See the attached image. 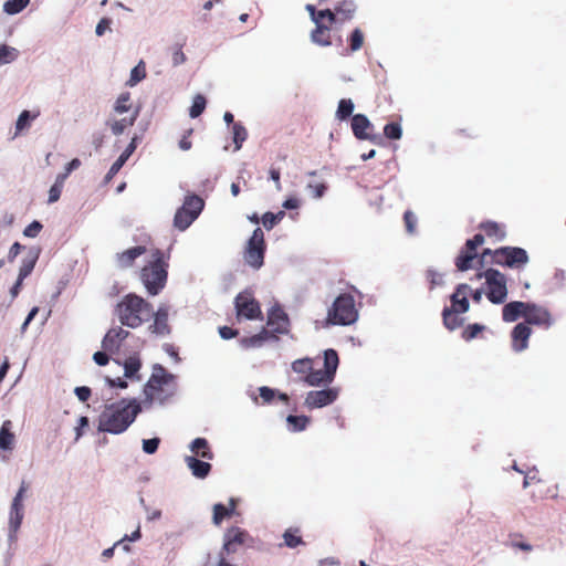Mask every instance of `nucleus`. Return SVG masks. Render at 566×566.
<instances>
[{
  "instance_id": "nucleus-59",
  "label": "nucleus",
  "mask_w": 566,
  "mask_h": 566,
  "mask_svg": "<svg viewBox=\"0 0 566 566\" xmlns=\"http://www.w3.org/2000/svg\"><path fill=\"white\" fill-rule=\"evenodd\" d=\"M62 187L60 186H56V185H52L50 190H49V199H48V202L49 203H53V202H56L59 199H60V196H61V192H62Z\"/></svg>"
},
{
  "instance_id": "nucleus-8",
  "label": "nucleus",
  "mask_w": 566,
  "mask_h": 566,
  "mask_svg": "<svg viewBox=\"0 0 566 566\" xmlns=\"http://www.w3.org/2000/svg\"><path fill=\"white\" fill-rule=\"evenodd\" d=\"M265 252L264 233L261 228L254 229L252 235L248 240L243 259L244 262L254 270H259L263 265Z\"/></svg>"
},
{
  "instance_id": "nucleus-15",
  "label": "nucleus",
  "mask_w": 566,
  "mask_h": 566,
  "mask_svg": "<svg viewBox=\"0 0 566 566\" xmlns=\"http://www.w3.org/2000/svg\"><path fill=\"white\" fill-rule=\"evenodd\" d=\"M247 533L239 527L229 528L223 535L222 551L226 554H231L237 551V546L244 543Z\"/></svg>"
},
{
  "instance_id": "nucleus-50",
  "label": "nucleus",
  "mask_w": 566,
  "mask_h": 566,
  "mask_svg": "<svg viewBox=\"0 0 566 566\" xmlns=\"http://www.w3.org/2000/svg\"><path fill=\"white\" fill-rule=\"evenodd\" d=\"M292 369L298 374L305 373L306 370L311 369V359L303 358V359H297V360L293 361Z\"/></svg>"
},
{
  "instance_id": "nucleus-51",
  "label": "nucleus",
  "mask_w": 566,
  "mask_h": 566,
  "mask_svg": "<svg viewBox=\"0 0 566 566\" xmlns=\"http://www.w3.org/2000/svg\"><path fill=\"white\" fill-rule=\"evenodd\" d=\"M28 489H29V484L25 481H22L21 484H20V488H19V490L17 492V494L14 495V497L12 500L11 504L19 505V506H24L23 505V497H24V494L28 491Z\"/></svg>"
},
{
  "instance_id": "nucleus-61",
  "label": "nucleus",
  "mask_w": 566,
  "mask_h": 566,
  "mask_svg": "<svg viewBox=\"0 0 566 566\" xmlns=\"http://www.w3.org/2000/svg\"><path fill=\"white\" fill-rule=\"evenodd\" d=\"M452 306H459L458 308L454 310L455 312L465 313L469 311L470 304L467 296L462 295L461 297L458 296V302L455 303V305L452 304Z\"/></svg>"
},
{
  "instance_id": "nucleus-60",
  "label": "nucleus",
  "mask_w": 566,
  "mask_h": 566,
  "mask_svg": "<svg viewBox=\"0 0 566 566\" xmlns=\"http://www.w3.org/2000/svg\"><path fill=\"white\" fill-rule=\"evenodd\" d=\"M74 392H75L76 397L78 398V400L82 402H85L86 400H88V398L91 396V389L85 386L76 387L74 389Z\"/></svg>"
},
{
  "instance_id": "nucleus-38",
  "label": "nucleus",
  "mask_w": 566,
  "mask_h": 566,
  "mask_svg": "<svg viewBox=\"0 0 566 566\" xmlns=\"http://www.w3.org/2000/svg\"><path fill=\"white\" fill-rule=\"evenodd\" d=\"M305 381L310 386H319L321 384H331L332 381L327 380V373L324 370H315L311 371L306 377Z\"/></svg>"
},
{
  "instance_id": "nucleus-4",
  "label": "nucleus",
  "mask_w": 566,
  "mask_h": 566,
  "mask_svg": "<svg viewBox=\"0 0 566 566\" xmlns=\"http://www.w3.org/2000/svg\"><path fill=\"white\" fill-rule=\"evenodd\" d=\"M358 313L352 295L342 294L333 303L327 313V324L350 325L356 322Z\"/></svg>"
},
{
  "instance_id": "nucleus-56",
  "label": "nucleus",
  "mask_w": 566,
  "mask_h": 566,
  "mask_svg": "<svg viewBox=\"0 0 566 566\" xmlns=\"http://www.w3.org/2000/svg\"><path fill=\"white\" fill-rule=\"evenodd\" d=\"M427 276L430 280L431 287L440 286L443 284V275L434 270H428Z\"/></svg>"
},
{
  "instance_id": "nucleus-48",
  "label": "nucleus",
  "mask_w": 566,
  "mask_h": 566,
  "mask_svg": "<svg viewBox=\"0 0 566 566\" xmlns=\"http://www.w3.org/2000/svg\"><path fill=\"white\" fill-rule=\"evenodd\" d=\"M384 134L389 139H400L402 135V129L399 124L390 123L385 126Z\"/></svg>"
},
{
  "instance_id": "nucleus-19",
  "label": "nucleus",
  "mask_w": 566,
  "mask_h": 566,
  "mask_svg": "<svg viewBox=\"0 0 566 566\" xmlns=\"http://www.w3.org/2000/svg\"><path fill=\"white\" fill-rule=\"evenodd\" d=\"M168 314L169 307L166 304H161L156 313L153 312L154 324L150 326L153 333L159 335H165L169 333Z\"/></svg>"
},
{
  "instance_id": "nucleus-63",
  "label": "nucleus",
  "mask_w": 566,
  "mask_h": 566,
  "mask_svg": "<svg viewBox=\"0 0 566 566\" xmlns=\"http://www.w3.org/2000/svg\"><path fill=\"white\" fill-rule=\"evenodd\" d=\"M112 23V20L109 18H103L99 20V22L96 25V35H102L107 30H109V25Z\"/></svg>"
},
{
  "instance_id": "nucleus-64",
  "label": "nucleus",
  "mask_w": 566,
  "mask_h": 566,
  "mask_svg": "<svg viewBox=\"0 0 566 566\" xmlns=\"http://www.w3.org/2000/svg\"><path fill=\"white\" fill-rule=\"evenodd\" d=\"M88 426V418L87 417H80L78 424L75 428V441H78L80 438L83 436V428Z\"/></svg>"
},
{
  "instance_id": "nucleus-33",
  "label": "nucleus",
  "mask_w": 566,
  "mask_h": 566,
  "mask_svg": "<svg viewBox=\"0 0 566 566\" xmlns=\"http://www.w3.org/2000/svg\"><path fill=\"white\" fill-rule=\"evenodd\" d=\"M509 259L510 268L518 266L520 264H525L528 261L526 251L521 248H510Z\"/></svg>"
},
{
  "instance_id": "nucleus-1",
  "label": "nucleus",
  "mask_w": 566,
  "mask_h": 566,
  "mask_svg": "<svg viewBox=\"0 0 566 566\" xmlns=\"http://www.w3.org/2000/svg\"><path fill=\"white\" fill-rule=\"evenodd\" d=\"M142 411L136 399L106 405L98 417V431L119 434L127 430Z\"/></svg>"
},
{
  "instance_id": "nucleus-17",
  "label": "nucleus",
  "mask_w": 566,
  "mask_h": 566,
  "mask_svg": "<svg viewBox=\"0 0 566 566\" xmlns=\"http://www.w3.org/2000/svg\"><path fill=\"white\" fill-rule=\"evenodd\" d=\"M24 516V506L13 505L10 506L9 522H8V538L10 542L17 539V533L21 526Z\"/></svg>"
},
{
  "instance_id": "nucleus-57",
  "label": "nucleus",
  "mask_w": 566,
  "mask_h": 566,
  "mask_svg": "<svg viewBox=\"0 0 566 566\" xmlns=\"http://www.w3.org/2000/svg\"><path fill=\"white\" fill-rule=\"evenodd\" d=\"M483 329L482 325L473 324L470 325L463 333V337L467 340L473 339Z\"/></svg>"
},
{
  "instance_id": "nucleus-42",
  "label": "nucleus",
  "mask_w": 566,
  "mask_h": 566,
  "mask_svg": "<svg viewBox=\"0 0 566 566\" xmlns=\"http://www.w3.org/2000/svg\"><path fill=\"white\" fill-rule=\"evenodd\" d=\"M354 111V103L352 99H340L338 103V108L336 115L339 119H346L349 115H352Z\"/></svg>"
},
{
  "instance_id": "nucleus-45",
  "label": "nucleus",
  "mask_w": 566,
  "mask_h": 566,
  "mask_svg": "<svg viewBox=\"0 0 566 566\" xmlns=\"http://www.w3.org/2000/svg\"><path fill=\"white\" fill-rule=\"evenodd\" d=\"M140 368V361L137 357H129L124 364L125 376L132 378Z\"/></svg>"
},
{
  "instance_id": "nucleus-32",
  "label": "nucleus",
  "mask_w": 566,
  "mask_h": 566,
  "mask_svg": "<svg viewBox=\"0 0 566 566\" xmlns=\"http://www.w3.org/2000/svg\"><path fill=\"white\" fill-rule=\"evenodd\" d=\"M190 450L203 459H212V453L208 448V441L203 438H196L190 444Z\"/></svg>"
},
{
  "instance_id": "nucleus-28",
  "label": "nucleus",
  "mask_w": 566,
  "mask_h": 566,
  "mask_svg": "<svg viewBox=\"0 0 566 566\" xmlns=\"http://www.w3.org/2000/svg\"><path fill=\"white\" fill-rule=\"evenodd\" d=\"M338 367V355L334 349L324 353V371L327 373V380L333 381Z\"/></svg>"
},
{
  "instance_id": "nucleus-24",
  "label": "nucleus",
  "mask_w": 566,
  "mask_h": 566,
  "mask_svg": "<svg viewBox=\"0 0 566 566\" xmlns=\"http://www.w3.org/2000/svg\"><path fill=\"white\" fill-rule=\"evenodd\" d=\"M268 339H274L276 340L277 337L272 334L270 331H268L266 328H263L259 334L256 335H253V336H250V337H244L241 339V345L244 347V348H259L261 347Z\"/></svg>"
},
{
  "instance_id": "nucleus-20",
  "label": "nucleus",
  "mask_w": 566,
  "mask_h": 566,
  "mask_svg": "<svg viewBox=\"0 0 566 566\" xmlns=\"http://www.w3.org/2000/svg\"><path fill=\"white\" fill-rule=\"evenodd\" d=\"M355 11L356 6L352 0H344L339 2L333 11L335 23H344L353 19Z\"/></svg>"
},
{
  "instance_id": "nucleus-22",
  "label": "nucleus",
  "mask_w": 566,
  "mask_h": 566,
  "mask_svg": "<svg viewBox=\"0 0 566 566\" xmlns=\"http://www.w3.org/2000/svg\"><path fill=\"white\" fill-rule=\"evenodd\" d=\"M509 253H510V248L506 247V248H500L495 251H492L490 249H485L481 255V263H488V256L491 258V262L492 263H495V264H500V265H506L509 266V262H510V259H509Z\"/></svg>"
},
{
  "instance_id": "nucleus-3",
  "label": "nucleus",
  "mask_w": 566,
  "mask_h": 566,
  "mask_svg": "<svg viewBox=\"0 0 566 566\" xmlns=\"http://www.w3.org/2000/svg\"><path fill=\"white\" fill-rule=\"evenodd\" d=\"M172 380L174 376L168 374L163 366H155L153 375L144 389L145 399L143 405L147 407L154 402L164 403L174 394Z\"/></svg>"
},
{
  "instance_id": "nucleus-44",
  "label": "nucleus",
  "mask_w": 566,
  "mask_h": 566,
  "mask_svg": "<svg viewBox=\"0 0 566 566\" xmlns=\"http://www.w3.org/2000/svg\"><path fill=\"white\" fill-rule=\"evenodd\" d=\"M129 101H130V95L129 93H122L115 104H114V111L117 113V114H123V113H126L129 111L130 108V105H129Z\"/></svg>"
},
{
  "instance_id": "nucleus-27",
  "label": "nucleus",
  "mask_w": 566,
  "mask_h": 566,
  "mask_svg": "<svg viewBox=\"0 0 566 566\" xmlns=\"http://www.w3.org/2000/svg\"><path fill=\"white\" fill-rule=\"evenodd\" d=\"M138 116V112L136 111L132 117L129 118H122V119H116V118H112L109 117L106 122V125L111 128L112 133L115 135V136H119L124 133V130L129 127V126H133L136 118Z\"/></svg>"
},
{
  "instance_id": "nucleus-47",
  "label": "nucleus",
  "mask_w": 566,
  "mask_h": 566,
  "mask_svg": "<svg viewBox=\"0 0 566 566\" xmlns=\"http://www.w3.org/2000/svg\"><path fill=\"white\" fill-rule=\"evenodd\" d=\"M286 421L293 426L294 431H302L306 428V424L308 423V418L305 416L290 415L287 416Z\"/></svg>"
},
{
  "instance_id": "nucleus-9",
  "label": "nucleus",
  "mask_w": 566,
  "mask_h": 566,
  "mask_svg": "<svg viewBox=\"0 0 566 566\" xmlns=\"http://www.w3.org/2000/svg\"><path fill=\"white\" fill-rule=\"evenodd\" d=\"M234 305L238 317L262 319L260 304L250 292L239 293L234 300Z\"/></svg>"
},
{
  "instance_id": "nucleus-35",
  "label": "nucleus",
  "mask_w": 566,
  "mask_h": 566,
  "mask_svg": "<svg viewBox=\"0 0 566 566\" xmlns=\"http://www.w3.org/2000/svg\"><path fill=\"white\" fill-rule=\"evenodd\" d=\"M146 76L145 64L140 61L132 71L129 80L126 82V85L133 87L138 84Z\"/></svg>"
},
{
  "instance_id": "nucleus-2",
  "label": "nucleus",
  "mask_w": 566,
  "mask_h": 566,
  "mask_svg": "<svg viewBox=\"0 0 566 566\" xmlns=\"http://www.w3.org/2000/svg\"><path fill=\"white\" fill-rule=\"evenodd\" d=\"M116 314L123 325L136 328L149 321L153 307L142 297L130 294L117 304Z\"/></svg>"
},
{
  "instance_id": "nucleus-43",
  "label": "nucleus",
  "mask_w": 566,
  "mask_h": 566,
  "mask_svg": "<svg viewBox=\"0 0 566 566\" xmlns=\"http://www.w3.org/2000/svg\"><path fill=\"white\" fill-rule=\"evenodd\" d=\"M206 108V98L198 94L193 97L192 105L190 107L189 115L191 118L198 117Z\"/></svg>"
},
{
  "instance_id": "nucleus-10",
  "label": "nucleus",
  "mask_w": 566,
  "mask_h": 566,
  "mask_svg": "<svg viewBox=\"0 0 566 566\" xmlns=\"http://www.w3.org/2000/svg\"><path fill=\"white\" fill-rule=\"evenodd\" d=\"M306 10L310 12L312 20L316 24L312 35H318L325 31H329L333 29V25L336 24L333 11L329 9L317 11L315 6L306 4Z\"/></svg>"
},
{
  "instance_id": "nucleus-5",
  "label": "nucleus",
  "mask_w": 566,
  "mask_h": 566,
  "mask_svg": "<svg viewBox=\"0 0 566 566\" xmlns=\"http://www.w3.org/2000/svg\"><path fill=\"white\" fill-rule=\"evenodd\" d=\"M140 279L149 294L159 293L167 280V271L160 256L142 269Z\"/></svg>"
},
{
  "instance_id": "nucleus-41",
  "label": "nucleus",
  "mask_w": 566,
  "mask_h": 566,
  "mask_svg": "<svg viewBox=\"0 0 566 566\" xmlns=\"http://www.w3.org/2000/svg\"><path fill=\"white\" fill-rule=\"evenodd\" d=\"M454 312L455 311L452 308L443 310V323L450 331H453L461 325V321L455 316Z\"/></svg>"
},
{
  "instance_id": "nucleus-29",
  "label": "nucleus",
  "mask_w": 566,
  "mask_h": 566,
  "mask_svg": "<svg viewBox=\"0 0 566 566\" xmlns=\"http://www.w3.org/2000/svg\"><path fill=\"white\" fill-rule=\"evenodd\" d=\"M552 324L553 318L551 313L546 308L533 304V325L548 328Z\"/></svg>"
},
{
  "instance_id": "nucleus-16",
  "label": "nucleus",
  "mask_w": 566,
  "mask_h": 566,
  "mask_svg": "<svg viewBox=\"0 0 566 566\" xmlns=\"http://www.w3.org/2000/svg\"><path fill=\"white\" fill-rule=\"evenodd\" d=\"M128 332L122 327L112 328L105 335L102 346L105 352L114 353L119 348L122 340L128 336Z\"/></svg>"
},
{
  "instance_id": "nucleus-21",
  "label": "nucleus",
  "mask_w": 566,
  "mask_h": 566,
  "mask_svg": "<svg viewBox=\"0 0 566 566\" xmlns=\"http://www.w3.org/2000/svg\"><path fill=\"white\" fill-rule=\"evenodd\" d=\"M146 252L145 247H134L122 253L116 254V263L120 269H127L133 265L134 261Z\"/></svg>"
},
{
  "instance_id": "nucleus-52",
  "label": "nucleus",
  "mask_w": 566,
  "mask_h": 566,
  "mask_svg": "<svg viewBox=\"0 0 566 566\" xmlns=\"http://www.w3.org/2000/svg\"><path fill=\"white\" fill-rule=\"evenodd\" d=\"M486 234L489 237H495L497 239H502L504 233L501 231L500 227L494 222H488L483 226Z\"/></svg>"
},
{
  "instance_id": "nucleus-55",
  "label": "nucleus",
  "mask_w": 566,
  "mask_h": 566,
  "mask_svg": "<svg viewBox=\"0 0 566 566\" xmlns=\"http://www.w3.org/2000/svg\"><path fill=\"white\" fill-rule=\"evenodd\" d=\"M259 394L264 403L271 402L272 399L275 397V390L266 386L260 387Z\"/></svg>"
},
{
  "instance_id": "nucleus-36",
  "label": "nucleus",
  "mask_w": 566,
  "mask_h": 566,
  "mask_svg": "<svg viewBox=\"0 0 566 566\" xmlns=\"http://www.w3.org/2000/svg\"><path fill=\"white\" fill-rule=\"evenodd\" d=\"M30 3V0H7L3 4V11L8 14L21 12Z\"/></svg>"
},
{
  "instance_id": "nucleus-46",
  "label": "nucleus",
  "mask_w": 566,
  "mask_h": 566,
  "mask_svg": "<svg viewBox=\"0 0 566 566\" xmlns=\"http://www.w3.org/2000/svg\"><path fill=\"white\" fill-rule=\"evenodd\" d=\"M283 217L284 211H280L276 214L272 212H266L262 217V223L266 230H271Z\"/></svg>"
},
{
  "instance_id": "nucleus-26",
  "label": "nucleus",
  "mask_w": 566,
  "mask_h": 566,
  "mask_svg": "<svg viewBox=\"0 0 566 566\" xmlns=\"http://www.w3.org/2000/svg\"><path fill=\"white\" fill-rule=\"evenodd\" d=\"M185 461L188 468L191 470V473L199 479L206 478L211 469V465L208 462L201 461L195 457H186Z\"/></svg>"
},
{
  "instance_id": "nucleus-49",
  "label": "nucleus",
  "mask_w": 566,
  "mask_h": 566,
  "mask_svg": "<svg viewBox=\"0 0 566 566\" xmlns=\"http://www.w3.org/2000/svg\"><path fill=\"white\" fill-rule=\"evenodd\" d=\"M160 443L159 438L145 439L143 440V451L147 454H154Z\"/></svg>"
},
{
  "instance_id": "nucleus-11",
  "label": "nucleus",
  "mask_w": 566,
  "mask_h": 566,
  "mask_svg": "<svg viewBox=\"0 0 566 566\" xmlns=\"http://www.w3.org/2000/svg\"><path fill=\"white\" fill-rule=\"evenodd\" d=\"M531 318L525 319L523 323H518L511 333V348L514 353L524 352L528 346V339L531 336Z\"/></svg>"
},
{
  "instance_id": "nucleus-39",
  "label": "nucleus",
  "mask_w": 566,
  "mask_h": 566,
  "mask_svg": "<svg viewBox=\"0 0 566 566\" xmlns=\"http://www.w3.org/2000/svg\"><path fill=\"white\" fill-rule=\"evenodd\" d=\"M233 130V143L235 145V150H239L242 147V143L245 140L248 133L244 126L240 123H235L232 127Z\"/></svg>"
},
{
  "instance_id": "nucleus-31",
  "label": "nucleus",
  "mask_w": 566,
  "mask_h": 566,
  "mask_svg": "<svg viewBox=\"0 0 566 566\" xmlns=\"http://www.w3.org/2000/svg\"><path fill=\"white\" fill-rule=\"evenodd\" d=\"M235 509V501L234 499L230 500V509H227L224 505L218 503L213 505V517L212 521L216 525H220L221 521L230 516Z\"/></svg>"
},
{
  "instance_id": "nucleus-54",
  "label": "nucleus",
  "mask_w": 566,
  "mask_h": 566,
  "mask_svg": "<svg viewBox=\"0 0 566 566\" xmlns=\"http://www.w3.org/2000/svg\"><path fill=\"white\" fill-rule=\"evenodd\" d=\"M403 219H405L406 229H407L408 233H410V234L415 233L416 223H417L416 216L411 211H406Z\"/></svg>"
},
{
  "instance_id": "nucleus-12",
  "label": "nucleus",
  "mask_w": 566,
  "mask_h": 566,
  "mask_svg": "<svg viewBox=\"0 0 566 566\" xmlns=\"http://www.w3.org/2000/svg\"><path fill=\"white\" fill-rule=\"evenodd\" d=\"M338 396V390L328 388L323 390L310 391L305 398V406L313 408H322L333 403Z\"/></svg>"
},
{
  "instance_id": "nucleus-37",
  "label": "nucleus",
  "mask_w": 566,
  "mask_h": 566,
  "mask_svg": "<svg viewBox=\"0 0 566 566\" xmlns=\"http://www.w3.org/2000/svg\"><path fill=\"white\" fill-rule=\"evenodd\" d=\"M17 49L8 45H0V65L9 64L18 59Z\"/></svg>"
},
{
  "instance_id": "nucleus-18",
  "label": "nucleus",
  "mask_w": 566,
  "mask_h": 566,
  "mask_svg": "<svg viewBox=\"0 0 566 566\" xmlns=\"http://www.w3.org/2000/svg\"><path fill=\"white\" fill-rule=\"evenodd\" d=\"M138 137L135 136L132 138L130 143L126 147V149L119 155V157L113 163L108 172L105 176V181L108 182L120 170V168L125 165L127 159L132 156L137 147Z\"/></svg>"
},
{
  "instance_id": "nucleus-14",
  "label": "nucleus",
  "mask_w": 566,
  "mask_h": 566,
  "mask_svg": "<svg viewBox=\"0 0 566 566\" xmlns=\"http://www.w3.org/2000/svg\"><path fill=\"white\" fill-rule=\"evenodd\" d=\"M530 310V305L524 302H510L503 307L502 317L506 323L516 322L520 317H527V311Z\"/></svg>"
},
{
  "instance_id": "nucleus-25",
  "label": "nucleus",
  "mask_w": 566,
  "mask_h": 566,
  "mask_svg": "<svg viewBox=\"0 0 566 566\" xmlns=\"http://www.w3.org/2000/svg\"><path fill=\"white\" fill-rule=\"evenodd\" d=\"M40 255V249L32 248L29 250L28 254L23 258L22 264L19 270L20 279H25L33 271L35 263Z\"/></svg>"
},
{
  "instance_id": "nucleus-40",
  "label": "nucleus",
  "mask_w": 566,
  "mask_h": 566,
  "mask_svg": "<svg viewBox=\"0 0 566 566\" xmlns=\"http://www.w3.org/2000/svg\"><path fill=\"white\" fill-rule=\"evenodd\" d=\"M476 254L472 251L460 254L457 258L455 265L459 271H467L471 268V262L475 259Z\"/></svg>"
},
{
  "instance_id": "nucleus-58",
  "label": "nucleus",
  "mask_w": 566,
  "mask_h": 566,
  "mask_svg": "<svg viewBox=\"0 0 566 566\" xmlns=\"http://www.w3.org/2000/svg\"><path fill=\"white\" fill-rule=\"evenodd\" d=\"M283 537L285 545L292 548L296 547L302 543V538L300 536L292 534L291 532H285Z\"/></svg>"
},
{
  "instance_id": "nucleus-13",
  "label": "nucleus",
  "mask_w": 566,
  "mask_h": 566,
  "mask_svg": "<svg viewBox=\"0 0 566 566\" xmlns=\"http://www.w3.org/2000/svg\"><path fill=\"white\" fill-rule=\"evenodd\" d=\"M268 325L273 327L274 333L285 334L289 331V317L283 308L275 304L268 313Z\"/></svg>"
},
{
  "instance_id": "nucleus-30",
  "label": "nucleus",
  "mask_w": 566,
  "mask_h": 566,
  "mask_svg": "<svg viewBox=\"0 0 566 566\" xmlns=\"http://www.w3.org/2000/svg\"><path fill=\"white\" fill-rule=\"evenodd\" d=\"M11 421L6 420L0 429V449L11 450L14 443V434L10 431Z\"/></svg>"
},
{
  "instance_id": "nucleus-23",
  "label": "nucleus",
  "mask_w": 566,
  "mask_h": 566,
  "mask_svg": "<svg viewBox=\"0 0 566 566\" xmlns=\"http://www.w3.org/2000/svg\"><path fill=\"white\" fill-rule=\"evenodd\" d=\"M371 127L370 120L367 118V116L363 114H356L353 116L352 119V129L354 135L358 139H370V136L367 134V129Z\"/></svg>"
},
{
  "instance_id": "nucleus-62",
  "label": "nucleus",
  "mask_w": 566,
  "mask_h": 566,
  "mask_svg": "<svg viewBox=\"0 0 566 566\" xmlns=\"http://www.w3.org/2000/svg\"><path fill=\"white\" fill-rule=\"evenodd\" d=\"M484 237L482 234H475L473 239L467 241V248L468 250L472 251L474 253V250L476 247L483 244Z\"/></svg>"
},
{
  "instance_id": "nucleus-53",
  "label": "nucleus",
  "mask_w": 566,
  "mask_h": 566,
  "mask_svg": "<svg viewBox=\"0 0 566 566\" xmlns=\"http://www.w3.org/2000/svg\"><path fill=\"white\" fill-rule=\"evenodd\" d=\"M42 230V224L39 221L31 222L23 231V234L28 238H35Z\"/></svg>"
},
{
  "instance_id": "nucleus-7",
  "label": "nucleus",
  "mask_w": 566,
  "mask_h": 566,
  "mask_svg": "<svg viewBox=\"0 0 566 566\" xmlns=\"http://www.w3.org/2000/svg\"><path fill=\"white\" fill-rule=\"evenodd\" d=\"M478 279H485L488 298L493 304H502L507 296L506 277L503 273L494 269H488L476 275Z\"/></svg>"
},
{
  "instance_id": "nucleus-34",
  "label": "nucleus",
  "mask_w": 566,
  "mask_h": 566,
  "mask_svg": "<svg viewBox=\"0 0 566 566\" xmlns=\"http://www.w3.org/2000/svg\"><path fill=\"white\" fill-rule=\"evenodd\" d=\"M38 115L39 113L32 114L30 111H22L15 122V135H18L23 129L29 128L31 122L35 119Z\"/></svg>"
},
{
  "instance_id": "nucleus-6",
  "label": "nucleus",
  "mask_w": 566,
  "mask_h": 566,
  "mask_svg": "<svg viewBox=\"0 0 566 566\" xmlns=\"http://www.w3.org/2000/svg\"><path fill=\"white\" fill-rule=\"evenodd\" d=\"M205 206L203 200L196 196H187L184 205L176 211L174 226L180 231H185L199 217Z\"/></svg>"
}]
</instances>
